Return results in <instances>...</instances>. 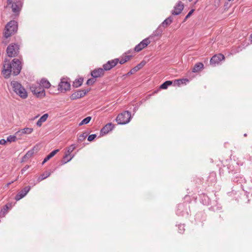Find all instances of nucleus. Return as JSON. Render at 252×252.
I'll return each mask as SVG.
<instances>
[{"instance_id":"obj_1","label":"nucleus","mask_w":252,"mask_h":252,"mask_svg":"<svg viewBox=\"0 0 252 252\" xmlns=\"http://www.w3.org/2000/svg\"><path fill=\"white\" fill-rule=\"evenodd\" d=\"M22 69L21 61L17 59H14L11 62L5 60L3 64L2 73L5 78H9L11 74L14 76L18 75Z\"/></svg>"},{"instance_id":"obj_2","label":"nucleus","mask_w":252,"mask_h":252,"mask_svg":"<svg viewBox=\"0 0 252 252\" xmlns=\"http://www.w3.org/2000/svg\"><path fill=\"white\" fill-rule=\"evenodd\" d=\"M10 85L13 92L23 99L28 97V93L25 88L18 82L12 81Z\"/></svg>"},{"instance_id":"obj_3","label":"nucleus","mask_w":252,"mask_h":252,"mask_svg":"<svg viewBox=\"0 0 252 252\" xmlns=\"http://www.w3.org/2000/svg\"><path fill=\"white\" fill-rule=\"evenodd\" d=\"M18 30V23L15 20L9 21L5 27L4 36L7 38L15 33Z\"/></svg>"},{"instance_id":"obj_4","label":"nucleus","mask_w":252,"mask_h":252,"mask_svg":"<svg viewBox=\"0 0 252 252\" xmlns=\"http://www.w3.org/2000/svg\"><path fill=\"white\" fill-rule=\"evenodd\" d=\"M131 118V112L128 111H125L119 114L116 120L118 125H125L130 121Z\"/></svg>"},{"instance_id":"obj_5","label":"nucleus","mask_w":252,"mask_h":252,"mask_svg":"<svg viewBox=\"0 0 252 252\" xmlns=\"http://www.w3.org/2000/svg\"><path fill=\"white\" fill-rule=\"evenodd\" d=\"M20 46L17 43H12L7 47L6 52L8 57L10 58L15 57L19 53Z\"/></svg>"},{"instance_id":"obj_6","label":"nucleus","mask_w":252,"mask_h":252,"mask_svg":"<svg viewBox=\"0 0 252 252\" xmlns=\"http://www.w3.org/2000/svg\"><path fill=\"white\" fill-rule=\"evenodd\" d=\"M70 89V83L66 78H62L58 85V90L61 92H65Z\"/></svg>"},{"instance_id":"obj_7","label":"nucleus","mask_w":252,"mask_h":252,"mask_svg":"<svg viewBox=\"0 0 252 252\" xmlns=\"http://www.w3.org/2000/svg\"><path fill=\"white\" fill-rule=\"evenodd\" d=\"M189 206L187 203L180 204L178 205L176 214L178 216H186L189 215Z\"/></svg>"},{"instance_id":"obj_8","label":"nucleus","mask_w":252,"mask_h":252,"mask_svg":"<svg viewBox=\"0 0 252 252\" xmlns=\"http://www.w3.org/2000/svg\"><path fill=\"white\" fill-rule=\"evenodd\" d=\"M91 91V89L79 90L73 93L70 96L71 100H75L84 96Z\"/></svg>"},{"instance_id":"obj_9","label":"nucleus","mask_w":252,"mask_h":252,"mask_svg":"<svg viewBox=\"0 0 252 252\" xmlns=\"http://www.w3.org/2000/svg\"><path fill=\"white\" fill-rule=\"evenodd\" d=\"M151 37H149L143 39L138 44H137L134 48V51L135 52H138L141 51L143 49L147 47L150 43Z\"/></svg>"},{"instance_id":"obj_10","label":"nucleus","mask_w":252,"mask_h":252,"mask_svg":"<svg viewBox=\"0 0 252 252\" xmlns=\"http://www.w3.org/2000/svg\"><path fill=\"white\" fill-rule=\"evenodd\" d=\"M10 5H11V7L13 13H14L16 16L18 15L23 5L22 1L16 0L15 1L12 2Z\"/></svg>"},{"instance_id":"obj_11","label":"nucleus","mask_w":252,"mask_h":252,"mask_svg":"<svg viewBox=\"0 0 252 252\" xmlns=\"http://www.w3.org/2000/svg\"><path fill=\"white\" fill-rule=\"evenodd\" d=\"M119 62V59L116 58L108 61L106 63L103 64L102 67L105 71H109L117 65Z\"/></svg>"},{"instance_id":"obj_12","label":"nucleus","mask_w":252,"mask_h":252,"mask_svg":"<svg viewBox=\"0 0 252 252\" xmlns=\"http://www.w3.org/2000/svg\"><path fill=\"white\" fill-rule=\"evenodd\" d=\"M224 59V56L223 54H219L213 56L210 61V64L213 66H215L216 64L220 63Z\"/></svg>"},{"instance_id":"obj_13","label":"nucleus","mask_w":252,"mask_h":252,"mask_svg":"<svg viewBox=\"0 0 252 252\" xmlns=\"http://www.w3.org/2000/svg\"><path fill=\"white\" fill-rule=\"evenodd\" d=\"M232 180L234 182L237 183L238 184H241V186L243 187V184L246 183V180L244 177L240 173H236L234 174L232 177Z\"/></svg>"},{"instance_id":"obj_14","label":"nucleus","mask_w":252,"mask_h":252,"mask_svg":"<svg viewBox=\"0 0 252 252\" xmlns=\"http://www.w3.org/2000/svg\"><path fill=\"white\" fill-rule=\"evenodd\" d=\"M31 189V188L30 186L25 187L16 195L15 197V200L18 201L25 197L30 190Z\"/></svg>"},{"instance_id":"obj_15","label":"nucleus","mask_w":252,"mask_h":252,"mask_svg":"<svg viewBox=\"0 0 252 252\" xmlns=\"http://www.w3.org/2000/svg\"><path fill=\"white\" fill-rule=\"evenodd\" d=\"M104 69L102 68H97L91 71V76L95 79L98 77H102L104 74Z\"/></svg>"},{"instance_id":"obj_16","label":"nucleus","mask_w":252,"mask_h":252,"mask_svg":"<svg viewBox=\"0 0 252 252\" xmlns=\"http://www.w3.org/2000/svg\"><path fill=\"white\" fill-rule=\"evenodd\" d=\"M184 7V4L181 1H178L177 4L174 7V9L172 11V14L174 15L180 14Z\"/></svg>"},{"instance_id":"obj_17","label":"nucleus","mask_w":252,"mask_h":252,"mask_svg":"<svg viewBox=\"0 0 252 252\" xmlns=\"http://www.w3.org/2000/svg\"><path fill=\"white\" fill-rule=\"evenodd\" d=\"M146 64V62L145 61H142L140 63L138 64L134 67L132 68L127 74V75H130L134 74L141 68H142Z\"/></svg>"},{"instance_id":"obj_18","label":"nucleus","mask_w":252,"mask_h":252,"mask_svg":"<svg viewBox=\"0 0 252 252\" xmlns=\"http://www.w3.org/2000/svg\"><path fill=\"white\" fill-rule=\"evenodd\" d=\"M36 150L37 148H36L35 147H34L33 148H32V149L28 151L27 153L25 154V155L23 157L22 161H24L27 159H28L30 158H31L33 155L34 151Z\"/></svg>"},{"instance_id":"obj_19","label":"nucleus","mask_w":252,"mask_h":252,"mask_svg":"<svg viewBox=\"0 0 252 252\" xmlns=\"http://www.w3.org/2000/svg\"><path fill=\"white\" fill-rule=\"evenodd\" d=\"M204 68V64L202 63H197L194 65L192 71L193 72H198Z\"/></svg>"},{"instance_id":"obj_20","label":"nucleus","mask_w":252,"mask_h":252,"mask_svg":"<svg viewBox=\"0 0 252 252\" xmlns=\"http://www.w3.org/2000/svg\"><path fill=\"white\" fill-rule=\"evenodd\" d=\"M11 207V204H6L1 209L0 212V217H4L5 215L8 212V211L9 209H10Z\"/></svg>"},{"instance_id":"obj_21","label":"nucleus","mask_w":252,"mask_h":252,"mask_svg":"<svg viewBox=\"0 0 252 252\" xmlns=\"http://www.w3.org/2000/svg\"><path fill=\"white\" fill-rule=\"evenodd\" d=\"M59 151V149H56L52 152H51L44 159L43 161L42 162V164L43 165L45 162H46L48 160H49L51 158L53 157Z\"/></svg>"},{"instance_id":"obj_22","label":"nucleus","mask_w":252,"mask_h":252,"mask_svg":"<svg viewBox=\"0 0 252 252\" xmlns=\"http://www.w3.org/2000/svg\"><path fill=\"white\" fill-rule=\"evenodd\" d=\"M33 131L32 128L28 127H25L23 129L19 130L16 133L19 135H21L22 134H30Z\"/></svg>"},{"instance_id":"obj_23","label":"nucleus","mask_w":252,"mask_h":252,"mask_svg":"<svg viewBox=\"0 0 252 252\" xmlns=\"http://www.w3.org/2000/svg\"><path fill=\"white\" fill-rule=\"evenodd\" d=\"M75 148L76 146L75 144H72L69 147H67L65 154L63 157V158H65L70 156L71 153L73 151Z\"/></svg>"},{"instance_id":"obj_24","label":"nucleus","mask_w":252,"mask_h":252,"mask_svg":"<svg viewBox=\"0 0 252 252\" xmlns=\"http://www.w3.org/2000/svg\"><path fill=\"white\" fill-rule=\"evenodd\" d=\"M83 78L80 77L78 79H75L72 83V86L73 88H78L80 87L83 82Z\"/></svg>"},{"instance_id":"obj_25","label":"nucleus","mask_w":252,"mask_h":252,"mask_svg":"<svg viewBox=\"0 0 252 252\" xmlns=\"http://www.w3.org/2000/svg\"><path fill=\"white\" fill-rule=\"evenodd\" d=\"M39 85L44 88H49L51 87V84L50 82L45 79H42L40 81Z\"/></svg>"},{"instance_id":"obj_26","label":"nucleus","mask_w":252,"mask_h":252,"mask_svg":"<svg viewBox=\"0 0 252 252\" xmlns=\"http://www.w3.org/2000/svg\"><path fill=\"white\" fill-rule=\"evenodd\" d=\"M43 89H44L39 84H37V85H33L31 87V90L33 94Z\"/></svg>"},{"instance_id":"obj_27","label":"nucleus","mask_w":252,"mask_h":252,"mask_svg":"<svg viewBox=\"0 0 252 252\" xmlns=\"http://www.w3.org/2000/svg\"><path fill=\"white\" fill-rule=\"evenodd\" d=\"M48 117V115L47 114H44L43 116H42L40 119L36 122V126H41L42 123L46 121L47 118Z\"/></svg>"},{"instance_id":"obj_28","label":"nucleus","mask_w":252,"mask_h":252,"mask_svg":"<svg viewBox=\"0 0 252 252\" xmlns=\"http://www.w3.org/2000/svg\"><path fill=\"white\" fill-rule=\"evenodd\" d=\"M172 22V18L171 16H170L164 20L160 26L164 29L165 27H167L168 25H170Z\"/></svg>"},{"instance_id":"obj_29","label":"nucleus","mask_w":252,"mask_h":252,"mask_svg":"<svg viewBox=\"0 0 252 252\" xmlns=\"http://www.w3.org/2000/svg\"><path fill=\"white\" fill-rule=\"evenodd\" d=\"M51 173L48 171H46L45 173L42 174L37 179V182L39 183L47 177H49Z\"/></svg>"},{"instance_id":"obj_30","label":"nucleus","mask_w":252,"mask_h":252,"mask_svg":"<svg viewBox=\"0 0 252 252\" xmlns=\"http://www.w3.org/2000/svg\"><path fill=\"white\" fill-rule=\"evenodd\" d=\"M114 127H102L100 130V134L101 136L108 133L109 131L112 130Z\"/></svg>"},{"instance_id":"obj_31","label":"nucleus","mask_w":252,"mask_h":252,"mask_svg":"<svg viewBox=\"0 0 252 252\" xmlns=\"http://www.w3.org/2000/svg\"><path fill=\"white\" fill-rule=\"evenodd\" d=\"M163 30L164 28L160 25L158 28L154 32L153 35L154 36H158L160 35Z\"/></svg>"},{"instance_id":"obj_32","label":"nucleus","mask_w":252,"mask_h":252,"mask_svg":"<svg viewBox=\"0 0 252 252\" xmlns=\"http://www.w3.org/2000/svg\"><path fill=\"white\" fill-rule=\"evenodd\" d=\"M189 82V80L187 78H183L178 80H175L174 82V85H180L181 84H186V82Z\"/></svg>"},{"instance_id":"obj_33","label":"nucleus","mask_w":252,"mask_h":252,"mask_svg":"<svg viewBox=\"0 0 252 252\" xmlns=\"http://www.w3.org/2000/svg\"><path fill=\"white\" fill-rule=\"evenodd\" d=\"M172 84V82L171 81H166L160 85V88L162 89H166L168 86L171 85Z\"/></svg>"},{"instance_id":"obj_34","label":"nucleus","mask_w":252,"mask_h":252,"mask_svg":"<svg viewBox=\"0 0 252 252\" xmlns=\"http://www.w3.org/2000/svg\"><path fill=\"white\" fill-rule=\"evenodd\" d=\"M91 119L92 117L90 116H88L85 118L79 123L78 126H81L83 125H86L88 124L90 122Z\"/></svg>"},{"instance_id":"obj_35","label":"nucleus","mask_w":252,"mask_h":252,"mask_svg":"<svg viewBox=\"0 0 252 252\" xmlns=\"http://www.w3.org/2000/svg\"><path fill=\"white\" fill-rule=\"evenodd\" d=\"M88 133L87 132H84L79 135L78 140L79 142L83 141L88 136Z\"/></svg>"},{"instance_id":"obj_36","label":"nucleus","mask_w":252,"mask_h":252,"mask_svg":"<svg viewBox=\"0 0 252 252\" xmlns=\"http://www.w3.org/2000/svg\"><path fill=\"white\" fill-rule=\"evenodd\" d=\"M34 94H35L36 96V97H37L42 98V97H43L44 96H45V92L44 89L41 90L39 92H37L36 93Z\"/></svg>"},{"instance_id":"obj_37","label":"nucleus","mask_w":252,"mask_h":252,"mask_svg":"<svg viewBox=\"0 0 252 252\" xmlns=\"http://www.w3.org/2000/svg\"><path fill=\"white\" fill-rule=\"evenodd\" d=\"M17 138L16 136L12 135H9L7 138V142H15L17 140Z\"/></svg>"},{"instance_id":"obj_38","label":"nucleus","mask_w":252,"mask_h":252,"mask_svg":"<svg viewBox=\"0 0 252 252\" xmlns=\"http://www.w3.org/2000/svg\"><path fill=\"white\" fill-rule=\"evenodd\" d=\"M96 81V80L94 78H90L89 79L87 82H86V84L88 85H93Z\"/></svg>"},{"instance_id":"obj_39","label":"nucleus","mask_w":252,"mask_h":252,"mask_svg":"<svg viewBox=\"0 0 252 252\" xmlns=\"http://www.w3.org/2000/svg\"><path fill=\"white\" fill-rule=\"evenodd\" d=\"M178 228H179V232L180 233H183L185 230L184 224L179 225Z\"/></svg>"},{"instance_id":"obj_40","label":"nucleus","mask_w":252,"mask_h":252,"mask_svg":"<svg viewBox=\"0 0 252 252\" xmlns=\"http://www.w3.org/2000/svg\"><path fill=\"white\" fill-rule=\"evenodd\" d=\"M96 135L95 134L90 135L88 137V140L89 141H92L96 138Z\"/></svg>"},{"instance_id":"obj_41","label":"nucleus","mask_w":252,"mask_h":252,"mask_svg":"<svg viewBox=\"0 0 252 252\" xmlns=\"http://www.w3.org/2000/svg\"><path fill=\"white\" fill-rule=\"evenodd\" d=\"M194 11V9H191L189 13L188 14L186 15V16L185 17V20H186L188 18H189L190 16L192 14V13Z\"/></svg>"},{"instance_id":"obj_42","label":"nucleus","mask_w":252,"mask_h":252,"mask_svg":"<svg viewBox=\"0 0 252 252\" xmlns=\"http://www.w3.org/2000/svg\"><path fill=\"white\" fill-rule=\"evenodd\" d=\"M30 167V166L28 165H26L22 170H21V173L24 174V173L28 170Z\"/></svg>"},{"instance_id":"obj_43","label":"nucleus","mask_w":252,"mask_h":252,"mask_svg":"<svg viewBox=\"0 0 252 252\" xmlns=\"http://www.w3.org/2000/svg\"><path fill=\"white\" fill-rule=\"evenodd\" d=\"M132 57V55H126L123 58L125 60H126V62H127L128 61H129L131 59V58Z\"/></svg>"},{"instance_id":"obj_44","label":"nucleus","mask_w":252,"mask_h":252,"mask_svg":"<svg viewBox=\"0 0 252 252\" xmlns=\"http://www.w3.org/2000/svg\"><path fill=\"white\" fill-rule=\"evenodd\" d=\"M125 63H126V60H125L123 58H122L121 59H119L118 63H119L120 64H123Z\"/></svg>"},{"instance_id":"obj_45","label":"nucleus","mask_w":252,"mask_h":252,"mask_svg":"<svg viewBox=\"0 0 252 252\" xmlns=\"http://www.w3.org/2000/svg\"><path fill=\"white\" fill-rule=\"evenodd\" d=\"M70 158L69 159H67V158H65V159H67V160H66V161H64V162H63V164H65V163H66V162H68V161H70V160L72 159V158L74 157V155H70Z\"/></svg>"},{"instance_id":"obj_46","label":"nucleus","mask_w":252,"mask_h":252,"mask_svg":"<svg viewBox=\"0 0 252 252\" xmlns=\"http://www.w3.org/2000/svg\"><path fill=\"white\" fill-rule=\"evenodd\" d=\"M7 142V140H5L4 139H2L0 140V145H4L5 143Z\"/></svg>"},{"instance_id":"obj_47","label":"nucleus","mask_w":252,"mask_h":252,"mask_svg":"<svg viewBox=\"0 0 252 252\" xmlns=\"http://www.w3.org/2000/svg\"><path fill=\"white\" fill-rule=\"evenodd\" d=\"M12 2V0H7V5H10Z\"/></svg>"},{"instance_id":"obj_48","label":"nucleus","mask_w":252,"mask_h":252,"mask_svg":"<svg viewBox=\"0 0 252 252\" xmlns=\"http://www.w3.org/2000/svg\"><path fill=\"white\" fill-rule=\"evenodd\" d=\"M104 126H114L112 123H108L104 125Z\"/></svg>"},{"instance_id":"obj_49","label":"nucleus","mask_w":252,"mask_h":252,"mask_svg":"<svg viewBox=\"0 0 252 252\" xmlns=\"http://www.w3.org/2000/svg\"><path fill=\"white\" fill-rule=\"evenodd\" d=\"M14 182V181H11L10 182H9L6 185H5V188H7L9 187V186L10 185H11L12 183H13Z\"/></svg>"},{"instance_id":"obj_50","label":"nucleus","mask_w":252,"mask_h":252,"mask_svg":"<svg viewBox=\"0 0 252 252\" xmlns=\"http://www.w3.org/2000/svg\"><path fill=\"white\" fill-rule=\"evenodd\" d=\"M242 50V49H241V47H238V49H237V52H239L240 51H241Z\"/></svg>"},{"instance_id":"obj_51","label":"nucleus","mask_w":252,"mask_h":252,"mask_svg":"<svg viewBox=\"0 0 252 252\" xmlns=\"http://www.w3.org/2000/svg\"><path fill=\"white\" fill-rule=\"evenodd\" d=\"M251 42L252 43V33L251 34L250 36Z\"/></svg>"},{"instance_id":"obj_52","label":"nucleus","mask_w":252,"mask_h":252,"mask_svg":"<svg viewBox=\"0 0 252 252\" xmlns=\"http://www.w3.org/2000/svg\"><path fill=\"white\" fill-rule=\"evenodd\" d=\"M55 88V87L53 86L52 88H50V93H53V94H54V92H52V89H53V88Z\"/></svg>"},{"instance_id":"obj_53","label":"nucleus","mask_w":252,"mask_h":252,"mask_svg":"<svg viewBox=\"0 0 252 252\" xmlns=\"http://www.w3.org/2000/svg\"><path fill=\"white\" fill-rule=\"evenodd\" d=\"M37 117H35L34 118V119H32V121H34L36 118Z\"/></svg>"},{"instance_id":"obj_54","label":"nucleus","mask_w":252,"mask_h":252,"mask_svg":"<svg viewBox=\"0 0 252 252\" xmlns=\"http://www.w3.org/2000/svg\"><path fill=\"white\" fill-rule=\"evenodd\" d=\"M248 193H252V191H251V190H250V191H249V192H248Z\"/></svg>"},{"instance_id":"obj_55","label":"nucleus","mask_w":252,"mask_h":252,"mask_svg":"<svg viewBox=\"0 0 252 252\" xmlns=\"http://www.w3.org/2000/svg\"><path fill=\"white\" fill-rule=\"evenodd\" d=\"M130 53V50H129V51H127V52L126 53L129 54V53Z\"/></svg>"},{"instance_id":"obj_56","label":"nucleus","mask_w":252,"mask_h":252,"mask_svg":"<svg viewBox=\"0 0 252 252\" xmlns=\"http://www.w3.org/2000/svg\"><path fill=\"white\" fill-rule=\"evenodd\" d=\"M244 135V136H247V134L245 133Z\"/></svg>"},{"instance_id":"obj_57","label":"nucleus","mask_w":252,"mask_h":252,"mask_svg":"<svg viewBox=\"0 0 252 252\" xmlns=\"http://www.w3.org/2000/svg\"><path fill=\"white\" fill-rule=\"evenodd\" d=\"M192 0H189V1H191Z\"/></svg>"}]
</instances>
